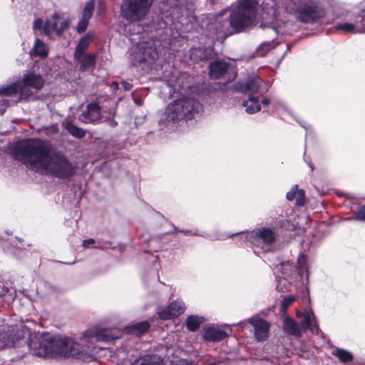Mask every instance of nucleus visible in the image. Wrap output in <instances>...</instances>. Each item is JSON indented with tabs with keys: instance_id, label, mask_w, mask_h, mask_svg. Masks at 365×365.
I'll return each instance as SVG.
<instances>
[{
	"instance_id": "22",
	"label": "nucleus",
	"mask_w": 365,
	"mask_h": 365,
	"mask_svg": "<svg viewBox=\"0 0 365 365\" xmlns=\"http://www.w3.org/2000/svg\"><path fill=\"white\" fill-rule=\"evenodd\" d=\"M242 106L245 108L246 112L249 114H254L261 109L259 98L254 96H250L247 100L243 101Z\"/></svg>"
},
{
	"instance_id": "23",
	"label": "nucleus",
	"mask_w": 365,
	"mask_h": 365,
	"mask_svg": "<svg viewBox=\"0 0 365 365\" xmlns=\"http://www.w3.org/2000/svg\"><path fill=\"white\" fill-rule=\"evenodd\" d=\"M361 24L364 27V30L356 28L355 25L351 23L344 22L339 24L336 26V29L341 31L344 33L356 34L365 31V14L361 17Z\"/></svg>"
},
{
	"instance_id": "2",
	"label": "nucleus",
	"mask_w": 365,
	"mask_h": 365,
	"mask_svg": "<svg viewBox=\"0 0 365 365\" xmlns=\"http://www.w3.org/2000/svg\"><path fill=\"white\" fill-rule=\"evenodd\" d=\"M11 154L29 169L58 178H69L75 173V167L64 155L52 153L46 143L41 140L18 141L11 150Z\"/></svg>"
},
{
	"instance_id": "34",
	"label": "nucleus",
	"mask_w": 365,
	"mask_h": 365,
	"mask_svg": "<svg viewBox=\"0 0 365 365\" xmlns=\"http://www.w3.org/2000/svg\"><path fill=\"white\" fill-rule=\"evenodd\" d=\"M296 205L302 206L305 202V192L302 189H298L296 194Z\"/></svg>"
},
{
	"instance_id": "31",
	"label": "nucleus",
	"mask_w": 365,
	"mask_h": 365,
	"mask_svg": "<svg viewBox=\"0 0 365 365\" xmlns=\"http://www.w3.org/2000/svg\"><path fill=\"white\" fill-rule=\"evenodd\" d=\"M66 129L70 134L76 138H81L85 136V131L83 129L78 128L71 123H67Z\"/></svg>"
},
{
	"instance_id": "48",
	"label": "nucleus",
	"mask_w": 365,
	"mask_h": 365,
	"mask_svg": "<svg viewBox=\"0 0 365 365\" xmlns=\"http://www.w3.org/2000/svg\"><path fill=\"white\" fill-rule=\"evenodd\" d=\"M5 292H6V290H5L4 287L0 286V297L4 295Z\"/></svg>"
},
{
	"instance_id": "16",
	"label": "nucleus",
	"mask_w": 365,
	"mask_h": 365,
	"mask_svg": "<svg viewBox=\"0 0 365 365\" xmlns=\"http://www.w3.org/2000/svg\"><path fill=\"white\" fill-rule=\"evenodd\" d=\"M95 4V0H89L84 5L81 18L76 26L78 33L81 34L86 30L89 20L93 16Z\"/></svg>"
},
{
	"instance_id": "42",
	"label": "nucleus",
	"mask_w": 365,
	"mask_h": 365,
	"mask_svg": "<svg viewBox=\"0 0 365 365\" xmlns=\"http://www.w3.org/2000/svg\"><path fill=\"white\" fill-rule=\"evenodd\" d=\"M184 78V75H182L181 76H180L179 78H178L177 81H176V83L173 85L172 86L173 87V89L174 90H177L178 89V87L179 88H184V86L181 85V79Z\"/></svg>"
},
{
	"instance_id": "33",
	"label": "nucleus",
	"mask_w": 365,
	"mask_h": 365,
	"mask_svg": "<svg viewBox=\"0 0 365 365\" xmlns=\"http://www.w3.org/2000/svg\"><path fill=\"white\" fill-rule=\"evenodd\" d=\"M295 297L294 296H285L280 304L279 311L280 312H285L287 307L294 302Z\"/></svg>"
},
{
	"instance_id": "11",
	"label": "nucleus",
	"mask_w": 365,
	"mask_h": 365,
	"mask_svg": "<svg viewBox=\"0 0 365 365\" xmlns=\"http://www.w3.org/2000/svg\"><path fill=\"white\" fill-rule=\"evenodd\" d=\"M19 330L16 327L11 326H1L0 327V349L14 346L19 341Z\"/></svg>"
},
{
	"instance_id": "1",
	"label": "nucleus",
	"mask_w": 365,
	"mask_h": 365,
	"mask_svg": "<svg viewBox=\"0 0 365 365\" xmlns=\"http://www.w3.org/2000/svg\"><path fill=\"white\" fill-rule=\"evenodd\" d=\"M120 337L119 334H113L110 329L94 327L85 332L81 339V344L68 337L31 335L28 346L31 354L38 357L72 356L85 360L86 355L94 343L111 342Z\"/></svg>"
},
{
	"instance_id": "9",
	"label": "nucleus",
	"mask_w": 365,
	"mask_h": 365,
	"mask_svg": "<svg viewBox=\"0 0 365 365\" xmlns=\"http://www.w3.org/2000/svg\"><path fill=\"white\" fill-rule=\"evenodd\" d=\"M303 318L301 320L299 326L294 319L285 318L284 320V330L286 333L294 336L301 335V330H309L312 334H318L319 328L317 323L315 316L312 311L308 310L302 314Z\"/></svg>"
},
{
	"instance_id": "39",
	"label": "nucleus",
	"mask_w": 365,
	"mask_h": 365,
	"mask_svg": "<svg viewBox=\"0 0 365 365\" xmlns=\"http://www.w3.org/2000/svg\"><path fill=\"white\" fill-rule=\"evenodd\" d=\"M298 190V185H294L291 190L287 192L286 197L288 200H293L296 197L297 191Z\"/></svg>"
},
{
	"instance_id": "12",
	"label": "nucleus",
	"mask_w": 365,
	"mask_h": 365,
	"mask_svg": "<svg viewBox=\"0 0 365 365\" xmlns=\"http://www.w3.org/2000/svg\"><path fill=\"white\" fill-rule=\"evenodd\" d=\"M232 330L227 324L218 327H207L203 330V337L207 341H217L226 338Z\"/></svg>"
},
{
	"instance_id": "43",
	"label": "nucleus",
	"mask_w": 365,
	"mask_h": 365,
	"mask_svg": "<svg viewBox=\"0 0 365 365\" xmlns=\"http://www.w3.org/2000/svg\"><path fill=\"white\" fill-rule=\"evenodd\" d=\"M95 243V240L92 238L85 240L83 241V246L84 247H89L91 245Z\"/></svg>"
},
{
	"instance_id": "7",
	"label": "nucleus",
	"mask_w": 365,
	"mask_h": 365,
	"mask_svg": "<svg viewBox=\"0 0 365 365\" xmlns=\"http://www.w3.org/2000/svg\"><path fill=\"white\" fill-rule=\"evenodd\" d=\"M282 9L304 23L315 21L323 12L316 6L308 5L305 0H282Z\"/></svg>"
},
{
	"instance_id": "19",
	"label": "nucleus",
	"mask_w": 365,
	"mask_h": 365,
	"mask_svg": "<svg viewBox=\"0 0 365 365\" xmlns=\"http://www.w3.org/2000/svg\"><path fill=\"white\" fill-rule=\"evenodd\" d=\"M210 76L215 79L220 78L227 72L229 65L224 61L217 60L210 63Z\"/></svg>"
},
{
	"instance_id": "21",
	"label": "nucleus",
	"mask_w": 365,
	"mask_h": 365,
	"mask_svg": "<svg viewBox=\"0 0 365 365\" xmlns=\"http://www.w3.org/2000/svg\"><path fill=\"white\" fill-rule=\"evenodd\" d=\"M92 40L93 36L89 34H87L81 38L76 48L74 53L75 59H80L82 57V56L84 54L85 51L90 46Z\"/></svg>"
},
{
	"instance_id": "20",
	"label": "nucleus",
	"mask_w": 365,
	"mask_h": 365,
	"mask_svg": "<svg viewBox=\"0 0 365 365\" xmlns=\"http://www.w3.org/2000/svg\"><path fill=\"white\" fill-rule=\"evenodd\" d=\"M61 15L54 12L50 19H47L45 24L43 25V34L50 37L53 32L56 34L58 29V21L61 19Z\"/></svg>"
},
{
	"instance_id": "14",
	"label": "nucleus",
	"mask_w": 365,
	"mask_h": 365,
	"mask_svg": "<svg viewBox=\"0 0 365 365\" xmlns=\"http://www.w3.org/2000/svg\"><path fill=\"white\" fill-rule=\"evenodd\" d=\"M248 322L253 327L255 336L257 341H264L267 339L269 325L266 321L253 317L248 319Z\"/></svg>"
},
{
	"instance_id": "8",
	"label": "nucleus",
	"mask_w": 365,
	"mask_h": 365,
	"mask_svg": "<svg viewBox=\"0 0 365 365\" xmlns=\"http://www.w3.org/2000/svg\"><path fill=\"white\" fill-rule=\"evenodd\" d=\"M238 234L242 238L248 240L252 245L264 252L273 250L278 236L277 232L269 227H262L250 232H241Z\"/></svg>"
},
{
	"instance_id": "10",
	"label": "nucleus",
	"mask_w": 365,
	"mask_h": 365,
	"mask_svg": "<svg viewBox=\"0 0 365 365\" xmlns=\"http://www.w3.org/2000/svg\"><path fill=\"white\" fill-rule=\"evenodd\" d=\"M153 0H123L121 12L123 17L129 21H137L148 14Z\"/></svg>"
},
{
	"instance_id": "24",
	"label": "nucleus",
	"mask_w": 365,
	"mask_h": 365,
	"mask_svg": "<svg viewBox=\"0 0 365 365\" xmlns=\"http://www.w3.org/2000/svg\"><path fill=\"white\" fill-rule=\"evenodd\" d=\"M96 58V54H83L80 59L76 60L79 61L81 70L85 71L93 69L95 67Z\"/></svg>"
},
{
	"instance_id": "47",
	"label": "nucleus",
	"mask_w": 365,
	"mask_h": 365,
	"mask_svg": "<svg viewBox=\"0 0 365 365\" xmlns=\"http://www.w3.org/2000/svg\"><path fill=\"white\" fill-rule=\"evenodd\" d=\"M262 104H263L264 106H268V105H269V99H267V98H264V99H263V100H262Z\"/></svg>"
},
{
	"instance_id": "26",
	"label": "nucleus",
	"mask_w": 365,
	"mask_h": 365,
	"mask_svg": "<svg viewBox=\"0 0 365 365\" xmlns=\"http://www.w3.org/2000/svg\"><path fill=\"white\" fill-rule=\"evenodd\" d=\"M30 53L31 56L45 58L48 56L47 46L42 41L37 38L35 41V43L33 48L31 50Z\"/></svg>"
},
{
	"instance_id": "40",
	"label": "nucleus",
	"mask_w": 365,
	"mask_h": 365,
	"mask_svg": "<svg viewBox=\"0 0 365 365\" xmlns=\"http://www.w3.org/2000/svg\"><path fill=\"white\" fill-rule=\"evenodd\" d=\"M174 229L175 231H178V230L177 229V227H174ZM179 232L185 234V235H195V236H201V237H205V233L204 232H200L198 231H195V232H192L191 230H179Z\"/></svg>"
},
{
	"instance_id": "46",
	"label": "nucleus",
	"mask_w": 365,
	"mask_h": 365,
	"mask_svg": "<svg viewBox=\"0 0 365 365\" xmlns=\"http://www.w3.org/2000/svg\"><path fill=\"white\" fill-rule=\"evenodd\" d=\"M133 100H134L135 103L137 106H141V105L143 104L142 100H141L140 98H138V97H135V98H133Z\"/></svg>"
},
{
	"instance_id": "6",
	"label": "nucleus",
	"mask_w": 365,
	"mask_h": 365,
	"mask_svg": "<svg viewBox=\"0 0 365 365\" xmlns=\"http://www.w3.org/2000/svg\"><path fill=\"white\" fill-rule=\"evenodd\" d=\"M129 56L133 66H140L143 71L148 72L158 57L156 42L149 39L137 43L130 48Z\"/></svg>"
},
{
	"instance_id": "38",
	"label": "nucleus",
	"mask_w": 365,
	"mask_h": 365,
	"mask_svg": "<svg viewBox=\"0 0 365 365\" xmlns=\"http://www.w3.org/2000/svg\"><path fill=\"white\" fill-rule=\"evenodd\" d=\"M0 96H6L4 94H0ZM9 105V101L1 98L0 99V114H3L4 111L6 110V108Z\"/></svg>"
},
{
	"instance_id": "30",
	"label": "nucleus",
	"mask_w": 365,
	"mask_h": 365,
	"mask_svg": "<svg viewBox=\"0 0 365 365\" xmlns=\"http://www.w3.org/2000/svg\"><path fill=\"white\" fill-rule=\"evenodd\" d=\"M274 47V43L273 41L263 42L257 49V54L259 56H263Z\"/></svg>"
},
{
	"instance_id": "36",
	"label": "nucleus",
	"mask_w": 365,
	"mask_h": 365,
	"mask_svg": "<svg viewBox=\"0 0 365 365\" xmlns=\"http://www.w3.org/2000/svg\"><path fill=\"white\" fill-rule=\"evenodd\" d=\"M281 268L282 269V277L287 278L289 277V273L288 271L291 270L292 268V264H290L289 262H282L281 264Z\"/></svg>"
},
{
	"instance_id": "37",
	"label": "nucleus",
	"mask_w": 365,
	"mask_h": 365,
	"mask_svg": "<svg viewBox=\"0 0 365 365\" xmlns=\"http://www.w3.org/2000/svg\"><path fill=\"white\" fill-rule=\"evenodd\" d=\"M70 24V21L68 19L63 20L61 22L60 26H58L56 34L58 36H61L63 32L66 30Z\"/></svg>"
},
{
	"instance_id": "45",
	"label": "nucleus",
	"mask_w": 365,
	"mask_h": 365,
	"mask_svg": "<svg viewBox=\"0 0 365 365\" xmlns=\"http://www.w3.org/2000/svg\"><path fill=\"white\" fill-rule=\"evenodd\" d=\"M110 88L113 91H116L118 89V83L116 82L112 83L110 85Z\"/></svg>"
},
{
	"instance_id": "41",
	"label": "nucleus",
	"mask_w": 365,
	"mask_h": 365,
	"mask_svg": "<svg viewBox=\"0 0 365 365\" xmlns=\"http://www.w3.org/2000/svg\"><path fill=\"white\" fill-rule=\"evenodd\" d=\"M34 29L42 30L43 31V20L41 19H37L34 22Z\"/></svg>"
},
{
	"instance_id": "5",
	"label": "nucleus",
	"mask_w": 365,
	"mask_h": 365,
	"mask_svg": "<svg viewBox=\"0 0 365 365\" xmlns=\"http://www.w3.org/2000/svg\"><path fill=\"white\" fill-rule=\"evenodd\" d=\"M257 0H239L230 15V24L236 31L251 27L257 16Z\"/></svg>"
},
{
	"instance_id": "18",
	"label": "nucleus",
	"mask_w": 365,
	"mask_h": 365,
	"mask_svg": "<svg viewBox=\"0 0 365 365\" xmlns=\"http://www.w3.org/2000/svg\"><path fill=\"white\" fill-rule=\"evenodd\" d=\"M213 55V49L210 46L192 47L190 51V58L195 62L209 59Z\"/></svg>"
},
{
	"instance_id": "4",
	"label": "nucleus",
	"mask_w": 365,
	"mask_h": 365,
	"mask_svg": "<svg viewBox=\"0 0 365 365\" xmlns=\"http://www.w3.org/2000/svg\"><path fill=\"white\" fill-rule=\"evenodd\" d=\"M45 80L40 74L34 72L26 73L24 76L21 81H16L9 85L3 86L0 88V94L6 96H12L19 93V99L24 100L33 95L29 88L36 91L41 90L44 86Z\"/></svg>"
},
{
	"instance_id": "27",
	"label": "nucleus",
	"mask_w": 365,
	"mask_h": 365,
	"mask_svg": "<svg viewBox=\"0 0 365 365\" xmlns=\"http://www.w3.org/2000/svg\"><path fill=\"white\" fill-rule=\"evenodd\" d=\"M205 322V318L202 317H198L196 315L189 316L186 321V326L189 331H197L200 324Z\"/></svg>"
},
{
	"instance_id": "29",
	"label": "nucleus",
	"mask_w": 365,
	"mask_h": 365,
	"mask_svg": "<svg viewBox=\"0 0 365 365\" xmlns=\"http://www.w3.org/2000/svg\"><path fill=\"white\" fill-rule=\"evenodd\" d=\"M149 327V323L148 322L144 321L128 327V332L134 334L135 335H141L148 330Z\"/></svg>"
},
{
	"instance_id": "44",
	"label": "nucleus",
	"mask_w": 365,
	"mask_h": 365,
	"mask_svg": "<svg viewBox=\"0 0 365 365\" xmlns=\"http://www.w3.org/2000/svg\"><path fill=\"white\" fill-rule=\"evenodd\" d=\"M121 85L125 91H130L132 88V84L124 81L121 82Z\"/></svg>"
},
{
	"instance_id": "32",
	"label": "nucleus",
	"mask_w": 365,
	"mask_h": 365,
	"mask_svg": "<svg viewBox=\"0 0 365 365\" xmlns=\"http://www.w3.org/2000/svg\"><path fill=\"white\" fill-rule=\"evenodd\" d=\"M346 220H356L365 222V205L359 206L354 212V216L352 217H346Z\"/></svg>"
},
{
	"instance_id": "28",
	"label": "nucleus",
	"mask_w": 365,
	"mask_h": 365,
	"mask_svg": "<svg viewBox=\"0 0 365 365\" xmlns=\"http://www.w3.org/2000/svg\"><path fill=\"white\" fill-rule=\"evenodd\" d=\"M332 355L337 357L341 362L346 363L351 361L353 359L352 354L344 349L335 347L332 352Z\"/></svg>"
},
{
	"instance_id": "35",
	"label": "nucleus",
	"mask_w": 365,
	"mask_h": 365,
	"mask_svg": "<svg viewBox=\"0 0 365 365\" xmlns=\"http://www.w3.org/2000/svg\"><path fill=\"white\" fill-rule=\"evenodd\" d=\"M306 262V257L304 255H300L298 257L297 267L300 272H302L303 271L307 272Z\"/></svg>"
},
{
	"instance_id": "25",
	"label": "nucleus",
	"mask_w": 365,
	"mask_h": 365,
	"mask_svg": "<svg viewBox=\"0 0 365 365\" xmlns=\"http://www.w3.org/2000/svg\"><path fill=\"white\" fill-rule=\"evenodd\" d=\"M155 357H146L139 360H136L131 365H161L160 361H155ZM172 365H188L186 360L180 359L175 362H172Z\"/></svg>"
},
{
	"instance_id": "49",
	"label": "nucleus",
	"mask_w": 365,
	"mask_h": 365,
	"mask_svg": "<svg viewBox=\"0 0 365 365\" xmlns=\"http://www.w3.org/2000/svg\"><path fill=\"white\" fill-rule=\"evenodd\" d=\"M302 127H304V128H306V125H305V124L302 123Z\"/></svg>"
},
{
	"instance_id": "13",
	"label": "nucleus",
	"mask_w": 365,
	"mask_h": 365,
	"mask_svg": "<svg viewBox=\"0 0 365 365\" xmlns=\"http://www.w3.org/2000/svg\"><path fill=\"white\" fill-rule=\"evenodd\" d=\"M185 309V303L180 299H177L171 302L166 308L159 309L158 314L160 319L166 320L178 317L184 312Z\"/></svg>"
},
{
	"instance_id": "3",
	"label": "nucleus",
	"mask_w": 365,
	"mask_h": 365,
	"mask_svg": "<svg viewBox=\"0 0 365 365\" xmlns=\"http://www.w3.org/2000/svg\"><path fill=\"white\" fill-rule=\"evenodd\" d=\"M202 111V105L195 98H179L168 104L165 110L161 114L159 123L164 126H169L182 120L194 118Z\"/></svg>"
},
{
	"instance_id": "17",
	"label": "nucleus",
	"mask_w": 365,
	"mask_h": 365,
	"mask_svg": "<svg viewBox=\"0 0 365 365\" xmlns=\"http://www.w3.org/2000/svg\"><path fill=\"white\" fill-rule=\"evenodd\" d=\"M100 119V107L97 103H91L87 109L79 115V120L85 123H96Z\"/></svg>"
},
{
	"instance_id": "15",
	"label": "nucleus",
	"mask_w": 365,
	"mask_h": 365,
	"mask_svg": "<svg viewBox=\"0 0 365 365\" xmlns=\"http://www.w3.org/2000/svg\"><path fill=\"white\" fill-rule=\"evenodd\" d=\"M261 85V79L257 76H253L245 83H237L235 85V89L250 96H254L258 92Z\"/></svg>"
}]
</instances>
